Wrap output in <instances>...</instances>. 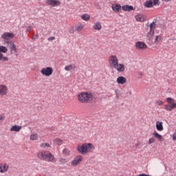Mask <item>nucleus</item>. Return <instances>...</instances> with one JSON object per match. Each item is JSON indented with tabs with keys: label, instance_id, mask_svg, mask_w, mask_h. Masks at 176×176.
Wrapping results in <instances>:
<instances>
[{
	"label": "nucleus",
	"instance_id": "a19ab883",
	"mask_svg": "<svg viewBox=\"0 0 176 176\" xmlns=\"http://www.w3.org/2000/svg\"><path fill=\"white\" fill-rule=\"evenodd\" d=\"M32 30V27H31V26H28L27 28L28 32H30V31H31Z\"/></svg>",
	"mask_w": 176,
	"mask_h": 176
},
{
	"label": "nucleus",
	"instance_id": "b1692460",
	"mask_svg": "<svg viewBox=\"0 0 176 176\" xmlns=\"http://www.w3.org/2000/svg\"><path fill=\"white\" fill-rule=\"evenodd\" d=\"M156 129L158 131H163V122H156Z\"/></svg>",
	"mask_w": 176,
	"mask_h": 176
},
{
	"label": "nucleus",
	"instance_id": "f8f14e48",
	"mask_svg": "<svg viewBox=\"0 0 176 176\" xmlns=\"http://www.w3.org/2000/svg\"><path fill=\"white\" fill-rule=\"evenodd\" d=\"M135 47L136 49H138V50H144L145 49H148V45H146L145 44V43L142 42V41H138L135 43Z\"/></svg>",
	"mask_w": 176,
	"mask_h": 176
},
{
	"label": "nucleus",
	"instance_id": "aec40b11",
	"mask_svg": "<svg viewBox=\"0 0 176 176\" xmlns=\"http://www.w3.org/2000/svg\"><path fill=\"white\" fill-rule=\"evenodd\" d=\"M126 82H127L126 77H123L121 76L117 78V83L118 85H124V83H126Z\"/></svg>",
	"mask_w": 176,
	"mask_h": 176
},
{
	"label": "nucleus",
	"instance_id": "e433bc0d",
	"mask_svg": "<svg viewBox=\"0 0 176 176\" xmlns=\"http://www.w3.org/2000/svg\"><path fill=\"white\" fill-rule=\"evenodd\" d=\"M155 141H156V139H155V138H151L148 140V145H152V144H155Z\"/></svg>",
	"mask_w": 176,
	"mask_h": 176
},
{
	"label": "nucleus",
	"instance_id": "f704fd0d",
	"mask_svg": "<svg viewBox=\"0 0 176 176\" xmlns=\"http://www.w3.org/2000/svg\"><path fill=\"white\" fill-rule=\"evenodd\" d=\"M156 28V23L155 22H153L150 24V31H154L155 28Z\"/></svg>",
	"mask_w": 176,
	"mask_h": 176
},
{
	"label": "nucleus",
	"instance_id": "a211bd4d",
	"mask_svg": "<svg viewBox=\"0 0 176 176\" xmlns=\"http://www.w3.org/2000/svg\"><path fill=\"white\" fill-rule=\"evenodd\" d=\"M111 9L113 12H115V13H119L122 10V6H120V4H113Z\"/></svg>",
	"mask_w": 176,
	"mask_h": 176
},
{
	"label": "nucleus",
	"instance_id": "f257e3e1",
	"mask_svg": "<svg viewBox=\"0 0 176 176\" xmlns=\"http://www.w3.org/2000/svg\"><path fill=\"white\" fill-rule=\"evenodd\" d=\"M94 149L96 147L91 143H84L77 146V151L81 155H87V153L93 152Z\"/></svg>",
	"mask_w": 176,
	"mask_h": 176
},
{
	"label": "nucleus",
	"instance_id": "cd10ccee",
	"mask_svg": "<svg viewBox=\"0 0 176 176\" xmlns=\"http://www.w3.org/2000/svg\"><path fill=\"white\" fill-rule=\"evenodd\" d=\"M54 143L55 144V145H63V140L60 138L54 139Z\"/></svg>",
	"mask_w": 176,
	"mask_h": 176
},
{
	"label": "nucleus",
	"instance_id": "5701e85b",
	"mask_svg": "<svg viewBox=\"0 0 176 176\" xmlns=\"http://www.w3.org/2000/svg\"><path fill=\"white\" fill-rule=\"evenodd\" d=\"M153 35H155V32L149 30V32L146 34L147 39H148V41H152L153 39Z\"/></svg>",
	"mask_w": 176,
	"mask_h": 176
},
{
	"label": "nucleus",
	"instance_id": "423d86ee",
	"mask_svg": "<svg viewBox=\"0 0 176 176\" xmlns=\"http://www.w3.org/2000/svg\"><path fill=\"white\" fill-rule=\"evenodd\" d=\"M41 74L44 76H52V75H53V68L51 67H43L41 70Z\"/></svg>",
	"mask_w": 176,
	"mask_h": 176
},
{
	"label": "nucleus",
	"instance_id": "9b49d317",
	"mask_svg": "<svg viewBox=\"0 0 176 176\" xmlns=\"http://www.w3.org/2000/svg\"><path fill=\"white\" fill-rule=\"evenodd\" d=\"M82 160H83V157H82V155L76 157L72 162V166L76 167L78 164H80V163H82Z\"/></svg>",
	"mask_w": 176,
	"mask_h": 176
},
{
	"label": "nucleus",
	"instance_id": "a878e982",
	"mask_svg": "<svg viewBox=\"0 0 176 176\" xmlns=\"http://www.w3.org/2000/svg\"><path fill=\"white\" fill-rule=\"evenodd\" d=\"M82 20H84V21H89L90 20V15L88 14H84L81 15Z\"/></svg>",
	"mask_w": 176,
	"mask_h": 176
},
{
	"label": "nucleus",
	"instance_id": "c85d7f7f",
	"mask_svg": "<svg viewBox=\"0 0 176 176\" xmlns=\"http://www.w3.org/2000/svg\"><path fill=\"white\" fill-rule=\"evenodd\" d=\"M162 41V36L161 35H158L156 36L154 42L155 43V45H159V43H160V41Z\"/></svg>",
	"mask_w": 176,
	"mask_h": 176
},
{
	"label": "nucleus",
	"instance_id": "ddd939ff",
	"mask_svg": "<svg viewBox=\"0 0 176 176\" xmlns=\"http://www.w3.org/2000/svg\"><path fill=\"white\" fill-rule=\"evenodd\" d=\"M9 170V165L6 163H1L0 164V173L3 174V173H6Z\"/></svg>",
	"mask_w": 176,
	"mask_h": 176
},
{
	"label": "nucleus",
	"instance_id": "4c0bfd02",
	"mask_svg": "<svg viewBox=\"0 0 176 176\" xmlns=\"http://www.w3.org/2000/svg\"><path fill=\"white\" fill-rule=\"evenodd\" d=\"M155 104H157V105H163V104H164V102L162 100H157L155 102Z\"/></svg>",
	"mask_w": 176,
	"mask_h": 176
},
{
	"label": "nucleus",
	"instance_id": "20e7f679",
	"mask_svg": "<svg viewBox=\"0 0 176 176\" xmlns=\"http://www.w3.org/2000/svg\"><path fill=\"white\" fill-rule=\"evenodd\" d=\"M108 61L110 68H113L114 67H116V65H118V63H119V58L116 55H111L109 57Z\"/></svg>",
	"mask_w": 176,
	"mask_h": 176
},
{
	"label": "nucleus",
	"instance_id": "39448f33",
	"mask_svg": "<svg viewBox=\"0 0 176 176\" xmlns=\"http://www.w3.org/2000/svg\"><path fill=\"white\" fill-rule=\"evenodd\" d=\"M166 102L168 104L165 105V109L166 111H171L174 108H176V103L174 102V99L173 98H167Z\"/></svg>",
	"mask_w": 176,
	"mask_h": 176
},
{
	"label": "nucleus",
	"instance_id": "9d476101",
	"mask_svg": "<svg viewBox=\"0 0 176 176\" xmlns=\"http://www.w3.org/2000/svg\"><path fill=\"white\" fill-rule=\"evenodd\" d=\"M45 3L46 5L52 6L53 8L60 6V5H61V2L58 0H46Z\"/></svg>",
	"mask_w": 176,
	"mask_h": 176
},
{
	"label": "nucleus",
	"instance_id": "1a4fd4ad",
	"mask_svg": "<svg viewBox=\"0 0 176 176\" xmlns=\"http://www.w3.org/2000/svg\"><path fill=\"white\" fill-rule=\"evenodd\" d=\"M11 54H14V53H17V47H16V44L13 41H7Z\"/></svg>",
	"mask_w": 176,
	"mask_h": 176
},
{
	"label": "nucleus",
	"instance_id": "6ab92c4d",
	"mask_svg": "<svg viewBox=\"0 0 176 176\" xmlns=\"http://www.w3.org/2000/svg\"><path fill=\"white\" fill-rule=\"evenodd\" d=\"M21 129H23V126L20 125H14L10 128V131H15V133H19L21 130Z\"/></svg>",
	"mask_w": 176,
	"mask_h": 176
},
{
	"label": "nucleus",
	"instance_id": "58836bf2",
	"mask_svg": "<svg viewBox=\"0 0 176 176\" xmlns=\"http://www.w3.org/2000/svg\"><path fill=\"white\" fill-rule=\"evenodd\" d=\"M173 140L176 141V129H175V133L173 135Z\"/></svg>",
	"mask_w": 176,
	"mask_h": 176
},
{
	"label": "nucleus",
	"instance_id": "393cba45",
	"mask_svg": "<svg viewBox=\"0 0 176 176\" xmlns=\"http://www.w3.org/2000/svg\"><path fill=\"white\" fill-rule=\"evenodd\" d=\"M153 137H155V138H157V140H158V141H163V136L160 134H159L157 132L154 131L153 133Z\"/></svg>",
	"mask_w": 176,
	"mask_h": 176
},
{
	"label": "nucleus",
	"instance_id": "6e6552de",
	"mask_svg": "<svg viewBox=\"0 0 176 176\" xmlns=\"http://www.w3.org/2000/svg\"><path fill=\"white\" fill-rule=\"evenodd\" d=\"M15 35L14 33L10 32H5L1 35V38L3 39V41L6 42H10V39H13L14 38Z\"/></svg>",
	"mask_w": 176,
	"mask_h": 176
},
{
	"label": "nucleus",
	"instance_id": "37998d69",
	"mask_svg": "<svg viewBox=\"0 0 176 176\" xmlns=\"http://www.w3.org/2000/svg\"><path fill=\"white\" fill-rule=\"evenodd\" d=\"M60 162H62V163H65L66 162H65V159H62L61 160H60Z\"/></svg>",
	"mask_w": 176,
	"mask_h": 176
},
{
	"label": "nucleus",
	"instance_id": "412c9836",
	"mask_svg": "<svg viewBox=\"0 0 176 176\" xmlns=\"http://www.w3.org/2000/svg\"><path fill=\"white\" fill-rule=\"evenodd\" d=\"M122 9L124 10V12H131L132 10H134V8L132 6L129 5L123 6Z\"/></svg>",
	"mask_w": 176,
	"mask_h": 176
},
{
	"label": "nucleus",
	"instance_id": "dca6fc26",
	"mask_svg": "<svg viewBox=\"0 0 176 176\" xmlns=\"http://www.w3.org/2000/svg\"><path fill=\"white\" fill-rule=\"evenodd\" d=\"M92 28L95 31H101V30H102V25H101V23L100 21H96L92 25Z\"/></svg>",
	"mask_w": 176,
	"mask_h": 176
},
{
	"label": "nucleus",
	"instance_id": "c03bdc74",
	"mask_svg": "<svg viewBox=\"0 0 176 176\" xmlns=\"http://www.w3.org/2000/svg\"><path fill=\"white\" fill-rule=\"evenodd\" d=\"M162 1H165V2H170V0H162Z\"/></svg>",
	"mask_w": 176,
	"mask_h": 176
},
{
	"label": "nucleus",
	"instance_id": "7c9ffc66",
	"mask_svg": "<svg viewBox=\"0 0 176 176\" xmlns=\"http://www.w3.org/2000/svg\"><path fill=\"white\" fill-rule=\"evenodd\" d=\"M0 61H9V58L7 56H4L2 52H0Z\"/></svg>",
	"mask_w": 176,
	"mask_h": 176
},
{
	"label": "nucleus",
	"instance_id": "79ce46f5",
	"mask_svg": "<svg viewBox=\"0 0 176 176\" xmlns=\"http://www.w3.org/2000/svg\"><path fill=\"white\" fill-rule=\"evenodd\" d=\"M0 120H1V122H3V120H5V117L3 116H0Z\"/></svg>",
	"mask_w": 176,
	"mask_h": 176
},
{
	"label": "nucleus",
	"instance_id": "ea45409f",
	"mask_svg": "<svg viewBox=\"0 0 176 176\" xmlns=\"http://www.w3.org/2000/svg\"><path fill=\"white\" fill-rule=\"evenodd\" d=\"M56 39V38L54 36H51L50 38H48V41H54Z\"/></svg>",
	"mask_w": 176,
	"mask_h": 176
},
{
	"label": "nucleus",
	"instance_id": "c756f323",
	"mask_svg": "<svg viewBox=\"0 0 176 176\" xmlns=\"http://www.w3.org/2000/svg\"><path fill=\"white\" fill-rule=\"evenodd\" d=\"M72 69H75V65H69L65 67V71H72Z\"/></svg>",
	"mask_w": 176,
	"mask_h": 176
},
{
	"label": "nucleus",
	"instance_id": "f03ea898",
	"mask_svg": "<svg viewBox=\"0 0 176 176\" xmlns=\"http://www.w3.org/2000/svg\"><path fill=\"white\" fill-rule=\"evenodd\" d=\"M37 157H38L40 160H45V162H51L52 163H54L56 162L54 156L52 154V153H50V151H38L37 153Z\"/></svg>",
	"mask_w": 176,
	"mask_h": 176
},
{
	"label": "nucleus",
	"instance_id": "f3484780",
	"mask_svg": "<svg viewBox=\"0 0 176 176\" xmlns=\"http://www.w3.org/2000/svg\"><path fill=\"white\" fill-rule=\"evenodd\" d=\"M8 94V87L5 85H0V96Z\"/></svg>",
	"mask_w": 176,
	"mask_h": 176
},
{
	"label": "nucleus",
	"instance_id": "2f4dec72",
	"mask_svg": "<svg viewBox=\"0 0 176 176\" xmlns=\"http://www.w3.org/2000/svg\"><path fill=\"white\" fill-rule=\"evenodd\" d=\"M0 61H9V58L7 56H4L2 52H0Z\"/></svg>",
	"mask_w": 176,
	"mask_h": 176
},
{
	"label": "nucleus",
	"instance_id": "bb28decb",
	"mask_svg": "<svg viewBox=\"0 0 176 176\" xmlns=\"http://www.w3.org/2000/svg\"><path fill=\"white\" fill-rule=\"evenodd\" d=\"M30 139L31 141H36L38 140V134L37 133H32L30 135Z\"/></svg>",
	"mask_w": 176,
	"mask_h": 176
},
{
	"label": "nucleus",
	"instance_id": "7ed1b4c3",
	"mask_svg": "<svg viewBox=\"0 0 176 176\" xmlns=\"http://www.w3.org/2000/svg\"><path fill=\"white\" fill-rule=\"evenodd\" d=\"M78 100L82 104L91 102L93 101V94L88 92H81L78 94Z\"/></svg>",
	"mask_w": 176,
	"mask_h": 176
},
{
	"label": "nucleus",
	"instance_id": "473e14b6",
	"mask_svg": "<svg viewBox=\"0 0 176 176\" xmlns=\"http://www.w3.org/2000/svg\"><path fill=\"white\" fill-rule=\"evenodd\" d=\"M63 155L65 156H69L71 155V151L68 148H64L63 151Z\"/></svg>",
	"mask_w": 176,
	"mask_h": 176
},
{
	"label": "nucleus",
	"instance_id": "2eb2a0df",
	"mask_svg": "<svg viewBox=\"0 0 176 176\" xmlns=\"http://www.w3.org/2000/svg\"><path fill=\"white\" fill-rule=\"evenodd\" d=\"M113 69H116L118 72H124V69H126L124 65L119 63Z\"/></svg>",
	"mask_w": 176,
	"mask_h": 176
},
{
	"label": "nucleus",
	"instance_id": "c9c22d12",
	"mask_svg": "<svg viewBox=\"0 0 176 176\" xmlns=\"http://www.w3.org/2000/svg\"><path fill=\"white\" fill-rule=\"evenodd\" d=\"M40 146L41 148H50V144L49 143H41Z\"/></svg>",
	"mask_w": 176,
	"mask_h": 176
},
{
	"label": "nucleus",
	"instance_id": "4468645a",
	"mask_svg": "<svg viewBox=\"0 0 176 176\" xmlns=\"http://www.w3.org/2000/svg\"><path fill=\"white\" fill-rule=\"evenodd\" d=\"M135 19L136 21L139 23H144V21H146V16L144 14H139L135 16Z\"/></svg>",
	"mask_w": 176,
	"mask_h": 176
},
{
	"label": "nucleus",
	"instance_id": "0eeeda50",
	"mask_svg": "<svg viewBox=\"0 0 176 176\" xmlns=\"http://www.w3.org/2000/svg\"><path fill=\"white\" fill-rule=\"evenodd\" d=\"M160 5L159 0H148L144 3L145 8H152V6H157Z\"/></svg>",
	"mask_w": 176,
	"mask_h": 176
},
{
	"label": "nucleus",
	"instance_id": "72a5a7b5",
	"mask_svg": "<svg viewBox=\"0 0 176 176\" xmlns=\"http://www.w3.org/2000/svg\"><path fill=\"white\" fill-rule=\"evenodd\" d=\"M8 48L3 45H0V53H7Z\"/></svg>",
	"mask_w": 176,
	"mask_h": 176
},
{
	"label": "nucleus",
	"instance_id": "4be33fe9",
	"mask_svg": "<svg viewBox=\"0 0 176 176\" xmlns=\"http://www.w3.org/2000/svg\"><path fill=\"white\" fill-rule=\"evenodd\" d=\"M75 28L78 32H80V31L85 28V25L81 23H77L75 26Z\"/></svg>",
	"mask_w": 176,
	"mask_h": 176
}]
</instances>
